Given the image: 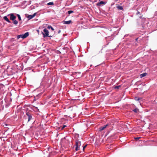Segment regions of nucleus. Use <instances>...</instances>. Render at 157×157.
<instances>
[{
    "label": "nucleus",
    "instance_id": "nucleus-1",
    "mask_svg": "<svg viewBox=\"0 0 157 157\" xmlns=\"http://www.w3.org/2000/svg\"><path fill=\"white\" fill-rule=\"evenodd\" d=\"M29 35V33L28 32H27L25 33L24 34L17 35V39L20 38L25 39L28 37Z\"/></svg>",
    "mask_w": 157,
    "mask_h": 157
},
{
    "label": "nucleus",
    "instance_id": "nucleus-2",
    "mask_svg": "<svg viewBox=\"0 0 157 157\" xmlns=\"http://www.w3.org/2000/svg\"><path fill=\"white\" fill-rule=\"evenodd\" d=\"M26 115L27 116L28 119V122H29L31 120H33V118L32 116V113L30 112H26Z\"/></svg>",
    "mask_w": 157,
    "mask_h": 157
},
{
    "label": "nucleus",
    "instance_id": "nucleus-3",
    "mask_svg": "<svg viewBox=\"0 0 157 157\" xmlns=\"http://www.w3.org/2000/svg\"><path fill=\"white\" fill-rule=\"evenodd\" d=\"M49 32L48 30L46 28H45L43 30V32H42V34L43 35V37H52V36H49Z\"/></svg>",
    "mask_w": 157,
    "mask_h": 157
},
{
    "label": "nucleus",
    "instance_id": "nucleus-4",
    "mask_svg": "<svg viewBox=\"0 0 157 157\" xmlns=\"http://www.w3.org/2000/svg\"><path fill=\"white\" fill-rule=\"evenodd\" d=\"M81 145V142L79 141V140H76L75 150L76 151H78L79 150V148Z\"/></svg>",
    "mask_w": 157,
    "mask_h": 157
},
{
    "label": "nucleus",
    "instance_id": "nucleus-5",
    "mask_svg": "<svg viewBox=\"0 0 157 157\" xmlns=\"http://www.w3.org/2000/svg\"><path fill=\"white\" fill-rule=\"evenodd\" d=\"M36 13H33V15H29L27 17L28 18L29 20H30L34 17L36 15Z\"/></svg>",
    "mask_w": 157,
    "mask_h": 157
},
{
    "label": "nucleus",
    "instance_id": "nucleus-6",
    "mask_svg": "<svg viewBox=\"0 0 157 157\" xmlns=\"http://www.w3.org/2000/svg\"><path fill=\"white\" fill-rule=\"evenodd\" d=\"M10 16V19L14 21L16 18V17L13 13H11L9 14Z\"/></svg>",
    "mask_w": 157,
    "mask_h": 157
},
{
    "label": "nucleus",
    "instance_id": "nucleus-7",
    "mask_svg": "<svg viewBox=\"0 0 157 157\" xmlns=\"http://www.w3.org/2000/svg\"><path fill=\"white\" fill-rule=\"evenodd\" d=\"M108 124H106V125H105L104 126H101V127H100L99 128V130L100 131H102L103 130H104L105 128H106V127H107V126H108Z\"/></svg>",
    "mask_w": 157,
    "mask_h": 157
},
{
    "label": "nucleus",
    "instance_id": "nucleus-8",
    "mask_svg": "<svg viewBox=\"0 0 157 157\" xmlns=\"http://www.w3.org/2000/svg\"><path fill=\"white\" fill-rule=\"evenodd\" d=\"M3 19H4V20H5L6 21L9 23H10L11 22L9 20L7 16H5L4 17Z\"/></svg>",
    "mask_w": 157,
    "mask_h": 157
},
{
    "label": "nucleus",
    "instance_id": "nucleus-9",
    "mask_svg": "<svg viewBox=\"0 0 157 157\" xmlns=\"http://www.w3.org/2000/svg\"><path fill=\"white\" fill-rule=\"evenodd\" d=\"M106 3V2L103 1H101L99 3H97L98 6H100L101 4H103V5H104Z\"/></svg>",
    "mask_w": 157,
    "mask_h": 157
},
{
    "label": "nucleus",
    "instance_id": "nucleus-10",
    "mask_svg": "<svg viewBox=\"0 0 157 157\" xmlns=\"http://www.w3.org/2000/svg\"><path fill=\"white\" fill-rule=\"evenodd\" d=\"M71 22V20H69L67 21H63V23L64 24H69Z\"/></svg>",
    "mask_w": 157,
    "mask_h": 157
},
{
    "label": "nucleus",
    "instance_id": "nucleus-11",
    "mask_svg": "<svg viewBox=\"0 0 157 157\" xmlns=\"http://www.w3.org/2000/svg\"><path fill=\"white\" fill-rule=\"evenodd\" d=\"M147 75V73L145 72L143 73L140 75V76L141 78H143L145 76H146Z\"/></svg>",
    "mask_w": 157,
    "mask_h": 157
},
{
    "label": "nucleus",
    "instance_id": "nucleus-12",
    "mask_svg": "<svg viewBox=\"0 0 157 157\" xmlns=\"http://www.w3.org/2000/svg\"><path fill=\"white\" fill-rule=\"evenodd\" d=\"M107 40H112L113 39V38L112 36H108L106 38Z\"/></svg>",
    "mask_w": 157,
    "mask_h": 157
},
{
    "label": "nucleus",
    "instance_id": "nucleus-13",
    "mask_svg": "<svg viewBox=\"0 0 157 157\" xmlns=\"http://www.w3.org/2000/svg\"><path fill=\"white\" fill-rule=\"evenodd\" d=\"M117 9H118L119 10H123V7L121 6H117Z\"/></svg>",
    "mask_w": 157,
    "mask_h": 157
},
{
    "label": "nucleus",
    "instance_id": "nucleus-14",
    "mask_svg": "<svg viewBox=\"0 0 157 157\" xmlns=\"http://www.w3.org/2000/svg\"><path fill=\"white\" fill-rule=\"evenodd\" d=\"M47 28L49 29H51L52 31H54V28L50 25H48L47 27Z\"/></svg>",
    "mask_w": 157,
    "mask_h": 157
},
{
    "label": "nucleus",
    "instance_id": "nucleus-15",
    "mask_svg": "<svg viewBox=\"0 0 157 157\" xmlns=\"http://www.w3.org/2000/svg\"><path fill=\"white\" fill-rule=\"evenodd\" d=\"M136 15H140V16H139L140 18H142V16L141 15V13H140V12L139 11H137V12L136 13Z\"/></svg>",
    "mask_w": 157,
    "mask_h": 157
},
{
    "label": "nucleus",
    "instance_id": "nucleus-16",
    "mask_svg": "<svg viewBox=\"0 0 157 157\" xmlns=\"http://www.w3.org/2000/svg\"><path fill=\"white\" fill-rule=\"evenodd\" d=\"M132 111L135 113H137L138 112H139V110L138 109L136 108L133 109Z\"/></svg>",
    "mask_w": 157,
    "mask_h": 157
},
{
    "label": "nucleus",
    "instance_id": "nucleus-17",
    "mask_svg": "<svg viewBox=\"0 0 157 157\" xmlns=\"http://www.w3.org/2000/svg\"><path fill=\"white\" fill-rule=\"evenodd\" d=\"M54 4V3L53 2H49L47 3L48 5H53Z\"/></svg>",
    "mask_w": 157,
    "mask_h": 157
},
{
    "label": "nucleus",
    "instance_id": "nucleus-18",
    "mask_svg": "<svg viewBox=\"0 0 157 157\" xmlns=\"http://www.w3.org/2000/svg\"><path fill=\"white\" fill-rule=\"evenodd\" d=\"M74 12V11L72 10H69L67 11V13L70 14L71 13H72Z\"/></svg>",
    "mask_w": 157,
    "mask_h": 157
},
{
    "label": "nucleus",
    "instance_id": "nucleus-19",
    "mask_svg": "<svg viewBox=\"0 0 157 157\" xmlns=\"http://www.w3.org/2000/svg\"><path fill=\"white\" fill-rule=\"evenodd\" d=\"M17 15L18 17V19L19 20V21H21V17L20 15L18 14H17Z\"/></svg>",
    "mask_w": 157,
    "mask_h": 157
},
{
    "label": "nucleus",
    "instance_id": "nucleus-20",
    "mask_svg": "<svg viewBox=\"0 0 157 157\" xmlns=\"http://www.w3.org/2000/svg\"><path fill=\"white\" fill-rule=\"evenodd\" d=\"M13 21V23L15 24V25H17L18 23V21H17V20H14Z\"/></svg>",
    "mask_w": 157,
    "mask_h": 157
},
{
    "label": "nucleus",
    "instance_id": "nucleus-21",
    "mask_svg": "<svg viewBox=\"0 0 157 157\" xmlns=\"http://www.w3.org/2000/svg\"><path fill=\"white\" fill-rule=\"evenodd\" d=\"M135 99L136 101H139L140 99V98H138V97H136L135 98Z\"/></svg>",
    "mask_w": 157,
    "mask_h": 157
},
{
    "label": "nucleus",
    "instance_id": "nucleus-22",
    "mask_svg": "<svg viewBox=\"0 0 157 157\" xmlns=\"http://www.w3.org/2000/svg\"><path fill=\"white\" fill-rule=\"evenodd\" d=\"M121 87V86L119 85L117 86H116L114 87L115 89H119Z\"/></svg>",
    "mask_w": 157,
    "mask_h": 157
},
{
    "label": "nucleus",
    "instance_id": "nucleus-23",
    "mask_svg": "<svg viewBox=\"0 0 157 157\" xmlns=\"http://www.w3.org/2000/svg\"><path fill=\"white\" fill-rule=\"evenodd\" d=\"M15 40V39L14 38H12L10 39V42H13Z\"/></svg>",
    "mask_w": 157,
    "mask_h": 157
},
{
    "label": "nucleus",
    "instance_id": "nucleus-24",
    "mask_svg": "<svg viewBox=\"0 0 157 157\" xmlns=\"http://www.w3.org/2000/svg\"><path fill=\"white\" fill-rule=\"evenodd\" d=\"M87 145V144H86V145H85L84 146H83V147L82 150L83 151H84V150L85 148L86 147Z\"/></svg>",
    "mask_w": 157,
    "mask_h": 157
},
{
    "label": "nucleus",
    "instance_id": "nucleus-25",
    "mask_svg": "<svg viewBox=\"0 0 157 157\" xmlns=\"http://www.w3.org/2000/svg\"><path fill=\"white\" fill-rule=\"evenodd\" d=\"M67 126L66 125H64L63 126V127H62L61 129H63V128H64L65 127H66Z\"/></svg>",
    "mask_w": 157,
    "mask_h": 157
},
{
    "label": "nucleus",
    "instance_id": "nucleus-26",
    "mask_svg": "<svg viewBox=\"0 0 157 157\" xmlns=\"http://www.w3.org/2000/svg\"><path fill=\"white\" fill-rule=\"evenodd\" d=\"M140 137H136V138H135V139H136V140H139L140 138Z\"/></svg>",
    "mask_w": 157,
    "mask_h": 157
},
{
    "label": "nucleus",
    "instance_id": "nucleus-27",
    "mask_svg": "<svg viewBox=\"0 0 157 157\" xmlns=\"http://www.w3.org/2000/svg\"><path fill=\"white\" fill-rule=\"evenodd\" d=\"M60 32H61V30H59V31H58V33H60Z\"/></svg>",
    "mask_w": 157,
    "mask_h": 157
},
{
    "label": "nucleus",
    "instance_id": "nucleus-28",
    "mask_svg": "<svg viewBox=\"0 0 157 157\" xmlns=\"http://www.w3.org/2000/svg\"><path fill=\"white\" fill-rule=\"evenodd\" d=\"M138 38H136V39H135L136 41H137V40H138Z\"/></svg>",
    "mask_w": 157,
    "mask_h": 157
},
{
    "label": "nucleus",
    "instance_id": "nucleus-29",
    "mask_svg": "<svg viewBox=\"0 0 157 157\" xmlns=\"http://www.w3.org/2000/svg\"><path fill=\"white\" fill-rule=\"evenodd\" d=\"M32 126L31 127H30V128H32Z\"/></svg>",
    "mask_w": 157,
    "mask_h": 157
},
{
    "label": "nucleus",
    "instance_id": "nucleus-30",
    "mask_svg": "<svg viewBox=\"0 0 157 157\" xmlns=\"http://www.w3.org/2000/svg\"><path fill=\"white\" fill-rule=\"evenodd\" d=\"M138 15V16H139H139H140V15Z\"/></svg>",
    "mask_w": 157,
    "mask_h": 157
}]
</instances>
